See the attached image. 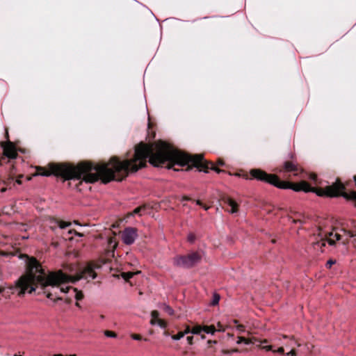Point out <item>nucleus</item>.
<instances>
[{"label": "nucleus", "instance_id": "7ed1b4c3", "mask_svg": "<svg viewBox=\"0 0 356 356\" xmlns=\"http://www.w3.org/2000/svg\"><path fill=\"white\" fill-rule=\"evenodd\" d=\"M318 240L315 243V245L318 246L321 250L323 247L325 246L327 243L329 245H332L337 241L340 240L341 236L337 232H324L321 229H318Z\"/></svg>", "mask_w": 356, "mask_h": 356}, {"label": "nucleus", "instance_id": "2f4dec72", "mask_svg": "<svg viewBox=\"0 0 356 356\" xmlns=\"http://www.w3.org/2000/svg\"><path fill=\"white\" fill-rule=\"evenodd\" d=\"M196 203L198 205H202V203H201V202L200 200H197Z\"/></svg>", "mask_w": 356, "mask_h": 356}, {"label": "nucleus", "instance_id": "a211bd4d", "mask_svg": "<svg viewBox=\"0 0 356 356\" xmlns=\"http://www.w3.org/2000/svg\"><path fill=\"white\" fill-rule=\"evenodd\" d=\"M184 337L182 332H179L177 334H174L171 337L172 339L174 341H178L180 340L181 338Z\"/></svg>", "mask_w": 356, "mask_h": 356}, {"label": "nucleus", "instance_id": "6ab92c4d", "mask_svg": "<svg viewBox=\"0 0 356 356\" xmlns=\"http://www.w3.org/2000/svg\"><path fill=\"white\" fill-rule=\"evenodd\" d=\"M104 334L105 336H106L107 337H112V338H115L116 337V334L113 332V331H109V330H106L104 332Z\"/></svg>", "mask_w": 356, "mask_h": 356}, {"label": "nucleus", "instance_id": "f704fd0d", "mask_svg": "<svg viewBox=\"0 0 356 356\" xmlns=\"http://www.w3.org/2000/svg\"><path fill=\"white\" fill-rule=\"evenodd\" d=\"M268 341L266 339L264 340L263 341H261V343H267Z\"/></svg>", "mask_w": 356, "mask_h": 356}, {"label": "nucleus", "instance_id": "4c0bfd02", "mask_svg": "<svg viewBox=\"0 0 356 356\" xmlns=\"http://www.w3.org/2000/svg\"><path fill=\"white\" fill-rule=\"evenodd\" d=\"M219 164L222 165L223 163L222 161H219Z\"/></svg>", "mask_w": 356, "mask_h": 356}, {"label": "nucleus", "instance_id": "72a5a7b5", "mask_svg": "<svg viewBox=\"0 0 356 356\" xmlns=\"http://www.w3.org/2000/svg\"><path fill=\"white\" fill-rule=\"evenodd\" d=\"M203 207H204V209L205 210H208V209H209V207H206V206H204Z\"/></svg>", "mask_w": 356, "mask_h": 356}, {"label": "nucleus", "instance_id": "c9c22d12", "mask_svg": "<svg viewBox=\"0 0 356 356\" xmlns=\"http://www.w3.org/2000/svg\"><path fill=\"white\" fill-rule=\"evenodd\" d=\"M218 300H219L218 298V299H215V302H216V303H218Z\"/></svg>", "mask_w": 356, "mask_h": 356}, {"label": "nucleus", "instance_id": "9d476101", "mask_svg": "<svg viewBox=\"0 0 356 356\" xmlns=\"http://www.w3.org/2000/svg\"><path fill=\"white\" fill-rule=\"evenodd\" d=\"M228 206L230 207V212L232 213H236L238 211V204L232 199H228L227 201Z\"/></svg>", "mask_w": 356, "mask_h": 356}, {"label": "nucleus", "instance_id": "e433bc0d", "mask_svg": "<svg viewBox=\"0 0 356 356\" xmlns=\"http://www.w3.org/2000/svg\"><path fill=\"white\" fill-rule=\"evenodd\" d=\"M306 348L308 350H309V347L308 346V345H306Z\"/></svg>", "mask_w": 356, "mask_h": 356}, {"label": "nucleus", "instance_id": "b1692460", "mask_svg": "<svg viewBox=\"0 0 356 356\" xmlns=\"http://www.w3.org/2000/svg\"><path fill=\"white\" fill-rule=\"evenodd\" d=\"M131 338L134 340H140L141 339V337L140 335L139 334H133L131 335Z\"/></svg>", "mask_w": 356, "mask_h": 356}, {"label": "nucleus", "instance_id": "f8f14e48", "mask_svg": "<svg viewBox=\"0 0 356 356\" xmlns=\"http://www.w3.org/2000/svg\"><path fill=\"white\" fill-rule=\"evenodd\" d=\"M160 308L165 312L168 315L172 316L174 314L173 309L170 307L168 305L165 303H162L160 305Z\"/></svg>", "mask_w": 356, "mask_h": 356}, {"label": "nucleus", "instance_id": "bb28decb", "mask_svg": "<svg viewBox=\"0 0 356 356\" xmlns=\"http://www.w3.org/2000/svg\"><path fill=\"white\" fill-rule=\"evenodd\" d=\"M143 209V207H137L133 211V214H138L140 212V211Z\"/></svg>", "mask_w": 356, "mask_h": 356}, {"label": "nucleus", "instance_id": "a19ab883", "mask_svg": "<svg viewBox=\"0 0 356 356\" xmlns=\"http://www.w3.org/2000/svg\"><path fill=\"white\" fill-rule=\"evenodd\" d=\"M69 356H76L75 354L70 355Z\"/></svg>", "mask_w": 356, "mask_h": 356}, {"label": "nucleus", "instance_id": "7c9ffc66", "mask_svg": "<svg viewBox=\"0 0 356 356\" xmlns=\"http://www.w3.org/2000/svg\"><path fill=\"white\" fill-rule=\"evenodd\" d=\"M334 263V261H332V260H330V261H327V265H329V266L330 267V266H331Z\"/></svg>", "mask_w": 356, "mask_h": 356}, {"label": "nucleus", "instance_id": "a878e982", "mask_svg": "<svg viewBox=\"0 0 356 356\" xmlns=\"http://www.w3.org/2000/svg\"><path fill=\"white\" fill-rule=\"evenodd\" d=\"M68 233H69L70 234H75V235H76V236H82V234H80V233L77 232L76 231H75V230H74V229H70V230H69V231H68Z\"/></svg>", "mask_w": 356, "mask_h": 356}, {"label": "nucleus", "instance_id": "9b49d317", "mask_svg": "<svg viewBox=\"0 0 356 356\" xmlns=\"http://www.w3.org/2000/svg\"><path fill=\"white\" fill-rule=\"evenodd\" d=\"M215 326L216 328V332H225L227 328L233 327V325H232L231 323H229L227 325H224L220 322H218L216 325Z\"/></svg>", "mask_w": 356, "mask_h": 356}, {"label": "nucleus", "instance_id": "f03ea898", "mask_svg": "<svg viewBox=\"0 0 356 356\" xmlns=\"http://www.w3.org/2000/svg\"><path fill=\"white\" fill-rule=\"evenodd\" d=\"M26 271L16 282L15 289L19 290V295L25 293H31L40 286L41 288L46 286H58L60 291L64 293H71L76 300H81L83 295L81 291L76 288H72L65 284L74 283L81 279H95L96 274L90 266L83 268L79 273L72 276L63 273L61 270L49 272L46 274L42 268L40 263L34 257H26Z\"/></svg>", "mask_w": 356, "mask_h": 356}, {"label": "nucleus", "instance_id": "393cba45", "mask_svg": "<svg viewBox=\"0 0 356 356\" xmlns=\"http://www.w3.org/2000/svg\"><path fill=\"white\" fill-rule=\"evenodd\" d=\"M273 351L274 353H280V354H283L284 352V350L283 347H280L277 350H273Z\"/></svg>", "mask_w": 356, "mask_h": 356}, {"label": "nucleus", "instance_id": "ddd939ff", "mask_svg": "<svg viewBox=\"0 0 356 356\" xmlns=\"http://www.w3.org/2000/svg\"><path fill=\"white\" fill-rule=\"evenodd\" d=\"M203 332H206L207 334H214V333L216 332V326L213 325H204Z\"/></svg>", "mask_w": 356, "mask_h": 356}, {"label": "nucleus", "instance_id": "5701e85b", "mask_svg": "<svg viewBox=\"0 0 356 356\" xmlns=\"http://www.w3.org/2000/svg\"><path fill=\"white\" fill-rule=\"evenodd\" d=\"M186 341L189 345H192L193 343V337L188 336L186 337Z\"/></svg>", "mask_w": 356, "mask_h": 356}, {"label": "nucleus", "instance_id": "423d86ee", "mask_svg": "<svg viewBox=\"0 0 356 356\" xmlns=\"http://www.w3.org/2000/svg\"><path fill=\"white\" fill-rule=\"evenodd\" d=\"M1 146L3 150V154L10 159L16 158L17 153L15 145L10 142L2 143Z\"/></svg>", "mask_w": 356, "mask_h": 356}, {"label": "nucleus", "instance_id": "cd10ccee", "mask_svg": "<svg viewBox=\"0 0 356 356\" xmlns=\"http://www.w3.org/2000/svg\"><path fill=\"white\" fill-rule=\"evenodd\" d=\"M286 356H296L295 350L292 349L290 352L287 353Z\"/></svg>", "mask_w": 356, "mask_h": 356}, {"label": "nucleus", "instance_id": "37998d69", "mask_svg": "<svg viewBox=\"0 0 356 356\" xmlns=\"http://www.w3.org/2000/svg\"><path fill=\"white\" fill-rule=\"evenodd\" d=\"M15 356H22V355H15Z\"/></svg>", "mask_w": 356, "mask_h": 356}, {"label": "nucleus", "instance_id": "412c9836", "mask_svg": "<svg viewBox=\"0 0 356 356\" xmlns=\"http://www.w3.org/2000/svg\"><path fill=\"white\" fill-rule=\"evenodd\" d=\"M187 238L189 242L193 243L195 240V236L194 234L191 233L188 235Z\"/></svg>", "mask_w": 356, "mask_h": 356}, {"label": "nucleus", "instance_id": "39448f33", "mask_svg": "<svg viewBox=\"0 0 356 356\" xmlns=\"http://www.w3.org/2000/svg\"><path fill=\"white\" fill-rule=\"evenodd\" d=\"M138 236L137 229L134 227H127L122 232V240L126 245H131Z\"/></svg>", "mask_w": 356, "mask_h": 356}, {"label": "nucleus", "instance_id": "4be33fe9", "mask_svg": "<svg viewBox=\"0 0 356 356\" xmlns=\"http://www.w3.org/2000/svg\"><path fill=\"white\" fill-rule=\"evenodd\" d=\"M184 335L188 334V333H191V329L189 325H186L185 330L181 331Z\"/></svg>", "mask_w": 356, "mask_h": 356}, {"label": "nucleus", "instance_id": "2eb2a0df", "mask_svg": "<svg viewBox=\"0 0 356 356\" xmlns=\"http://www.w3.org/2000/svg\"><path fill=\"white\" fill-rule=\"evenodd\" d=\"M202 331H203V326H202L200 325H195L191 328V334H200L201 333V332H202Z\"/></svg>", "mask_w": 356, "mask_h": 356}, {"label": "nucleus", "instance_id": "58836bf2", "mask_svg": "<svg viewBox=\"0 0 356 356\" xmlns=\"http://www.w3.org/2000/svg\"><path fill=\"white\" fill-rule=\"evenodd\" d=\"M2 291H3V289L0 288V293H1Z\"/></svg>", "mask_w": 356, "mask_h": 356}, {"label": "nucleus", "instance_id": "473e14b6", "mask_svg": "<svg viewBox=\"0 0 356 356\" xmlns=\"http://www.w3.org/2000/svg\"><path fill=\"white\" fill-rule=\"evenodd\" d=\"M282 338L283 339H288L289 337L288 336H286V335H282Z\"/></svg>", "mask_w": 356, "mask_h": 356}, {"label": "nucleus", "instance_id": "6e6552de", "mask_svg": "<svg viewBox=\"0 0 356 356\" xmlns=\"http://www.w3.org/2000/svg\"><path fill=\"white\" fill-rule=\"evenodd\" d=\"M150 324L152 325H158L162 328H165L167 327V323L164 320L159 318V314L156 310H154L151 312Z\"/></svg>", "mask_w": 356, "mask_h": 356}, {"label": "nucleus", "instance_id": "c85d7f7f", "mask_svg": "<svg viewBox=\"0 0 356 356\" xmlns=\"http://www.w3.org/2000/svg\"><path fill=\"white\" fill-rule=\"evenodd\" d=\"M262 348H263V349H264V350H266V351L273 350V347H272V346H270V345L264 346V347H262Z\"/></svg>", "mask_w": 356, "mask_h": 356}, {"label": "nucleus", "instance_id": "c756f323", "mask_svg": "<svg viewBox=\"0 0 356 356\" xmlns=\"http://www.w3.org/2000/svg\"><path fill=\"white\" fill-rule=\"evenodd\" d=\"M309 179L315 181L316 179V175L315 174H311L309 176Z\"/></svg>", "mask_w": 356, "mask_h": 356}, {"label": "nucleus", "instance_id": "79ce46f5", "mask_svg": "<svg viewBox=\"0 0 356 356\" xmlns=\"http://www.w3.org/2000/svg\"><path fill=\"white\" fill-rule=\"evenodd\" d=\"M204 338H205L204 335H202V339H204Z\"/></svg>", "mask_w": 356, "mask_h": 356}, {"label": "nucleus", "instance_id": "0eeeda50", "mask_svg": "<svg viewBox=\"0 0 356 356\" xmlns=\"http://www.w3.org/2000/svg\"><path fill=\"white\" fill-rule=\"evenodd\" d=\"M293 172V175L297 176L299 172H301V169L299 168L296 162L293 161H285L283 165L282 170H280V172Z\"/></svg>", "mask_w": 356, "mask_h": 356}, {"label": "nucleus", "instance_id": "1a4fd4ad", "mask_svg": "<svg viewBox=\"0 0 356 356\" xmlns=\"http://www.w3.org/2000/svg\"><path fill=\"white\" fill-rule=\"evenodd\" d=\"M71 225L69 222H65L62 220H57L55 219H51L49 221V227L51 229H55L56 227H59L60 229H64L69 227Z\"/></svg>", "mask_w": 356, "mask_h": 356}, {"label": "nucleus", "instance_id": "4468645a", "mask_svg": "<svg viewBox=\"0 0 356 356\" xmlns=\"http://www.w3.org/2000/svg\"><path fill=\"white\" fill-rule=\"evenodd\" d=\"M230 323L236 325V330L238 332L239 334L243 333L245 332V329L244 325L238 324V321L236 320H233Z\"/></svg>", "mask_w": 356, "mask_h": 356}, {"label": "nucleus", "instance_id": "ea45409f", "mask_svg": "<svg viewBox=\"0 0 356 356\" xmlns=\"http://www.w3.org/2000/svg\"><path fill=\"white\" fill-rule=\"evenodd\" d=\"M76 305L77 307H79V302H76Z\"/></svg>", "mask_w": 356, "mask_h": 356}, {"label": "nucleus", "instance_id": "dca6fc26", "mask_svg": "<svg viewBox=\"0 0 356 356\" xmlns=\"http://www.w3.org/2000/svg\"><path fill=\"white\" fill-rule=\"evenodd\" d=\"M244 343L245 344H250L252 343V341L250 339L245 338L243 337H238L236 341V343L240 344Z\"/></svg>", "mask_w": 356, "mask_h": 356}, {"label": "nucleus", "instance_id": "f3484780", "mask_svg": "<svg viewBox=\"0 0 356 356\" xmlns=\"http://www.w3.org/2000/svg\"><path fill=\"white\" fill-rule=\"evenodd\" d=\"M134 274H135V273H132V272H127V273H122L121 274V276H122V277L124 280L127 281V280H129V279H131V278L134 276Z\"/></svg>", "mask_w": 356, "mask_h": 356}, {"label": "nucleus", "instance_id": "aec40b11", "mask_svg": "<svg viewBox=\"0 0 356 356\" xmlns=\"http://www.w3.org/2000/svg\"><path fill=\"white\" fill-rule=\"evenodd\" d=\"M108 243H109L110 245H113V249H115L117 248V246H118V243L115 241L114 238H110L109 241H108Z\"/></svg>", "mask_w": 356, "mask_h": 356}, {"label": "nucleus", "instance_id": "f257e3e1", "mask_svg": "<svg viewBox=\"0 0 356 356\" xmlns=\"http://www.w3.org/2000/svg\"><path fill=\"white\" fill-rule=\"evenodd\" d=\"M149 162L159 166L168 162L170 168L175 165L181 166V152L174 149L169 144L159 141L152 144L140 143L135 148L134 156L131 159L120 161L113 157L106 163L92 165L90 163L83 162L73 166L63 163H49L47 168L36 167L34 175L48 177L54 175L65 179H81L89 183L101 179L104 184L112 180L121 181L129 172H135Z\"/></svg>", "mask_w": 356, "mask_h": 356}, {"label": "nucleus", "instance_id": "20e7f679", "mask_svg": "<svg viewBox=\"0 0 356 356\" xmlns=\"http://www.w3.org/2000/svg\"><path fill=\"white\" fill-rule=\"evenodd\" d=\"M201 256L198 252H192L186 256H177L174 259V264L177 266L191 268L200 262Z\"/></svg>", "mask_w": 356, "mask_h": 356}]
</instances>
